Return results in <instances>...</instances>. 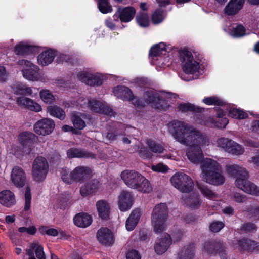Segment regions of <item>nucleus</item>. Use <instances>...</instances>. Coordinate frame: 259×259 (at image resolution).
<instances>
[{
    "instance_id": "f257e3e1",
    "label": "nucleus",
    "mask_w": 259,
    "mask_h": 259,
    "mask_svg": "<svg viewBox=\"0 0 259 259\" xmlns=\"http://www.w3.org/2000/svg\"><path fill=\"white\" fill-rule=\"evenodd\" d=\"M176 140L187 145L186 154L192 163H198L203 157L201 147L208 145V139L203 133L189 124L182 121L174 120L170 123Z\"/></svg>"
},
{
    "instance_id": "f03ea898",
    "label": "nucleus",
    "mask_w": 259,
    "mask_h": 259,
    "mask_svg": "<svg viewBox=\"0 0 259 259\" xmlns=\"http://www.w3.org/2000/svg\"><path fill=\"white\" fill-rule=\"evenodd\" d=\"M113 93L117 97L124 100H133V103L137 106L143 107L151 104L153 108L166 110L174 103L176 99L175 94L163 91H156L153 89L147 90L144 95V98L138 100L133 98L131 90L125 86H117L113 89Z\"/></svg>"
},
{
    "instance_id": "7ed1b4c3",
    "label": "nucleus",
    "mask_w": 259,
    "mask_h": 259,
    "mask_svg": "<svg viewBox=\"0 0 259 259\" xmlns=\"http://www.w3.org/2000/svg\"><path fill=\"white\" fill-rule=\"evenodd\" d=\"M226 169L229 175L236 176V187L249 194L259 196V187L248 180V172L244 167L233 164L227 165Z\"/></svg>"
},
{
    "instance_id": "20e7f679",
    "label": "nucleus",
    "mask_w": 259,
    "mask_h": 259,
    "mask_svg": "<svg viewBox=\"0 0 259 259\" xmlns=\"http://www.w3.org/2000/svg\"><path fill=\"white\" fill-rule=\"evenodd\" d=\"M179 53L183 71L186 74L191 75L186 76L185 75H180L182 79L190 81L198 78L200 72V66L192 53L186 49L181 50Z\"/></svg>"
},
{
    "instance_id": "39448f33",
    "label": "nucleus",
    "mask_w": 259,
    "mask_h": 259,
    "mask_svg": "<svg viewBox=\"0 0 259 259\" xmlns=\"http://www.w3.org/2000/svg\"><path fill=\"white\" fill-rule=\"evenodd\" d=\"M201 178L207 183L218 186L225 182V177L220 170L218 163L210 158H205L201 163Z\"/></svg>"
},
{
    "instance_id": "423d86ee",
    "label": "nucleus",
    "mask_w": 259,
    "mask_h": 259,
    "mask_svg": "<svg viewBox=\"0 0 259 259\" xmlns=\"http://www.w3.org/2000/svg\"><path fill=\"white\" fill-rule=\"evenodd\" d=\"M122 180L130 188L144 193H149L152 188L149 181L140 172L134 170H125L120 175Z\"/></svg>"
},
{
    "instance_id": "0eeeda50",
    "label": "nucleus",
    "mask_w": 259,
    "mask_h": 259,
    "mask_svg": "<svg viewBox=\"0 0 259 259\" xmlns=\"http://www.w3.org/2000/svg\"><path fill=\"white\" fill-rule=\"evenodd\" d=\"M35 135L31 132H23L19 134L18 140L21 146L13 144L8 148L7 152L19 159L29 155L32 150V139Z\"/></svg>"
},
{
    "instance_id": "6e6552de",
    "label": "nucleus",
    "mask_w": 259,
    "mask_h": 259,
    "mask_svg": "<svg viewBox=\"0 0 259 259\" xmlns=\"http://www.w3.org/2000/svg\"><path fill=\"white\" fill-rule=\"evenodd\" d=\"M171 47L166 46L163 42H160L153 46L150 51V55L153 64L156 66L158 71L169 65V55Z\"/></svg>"
},
{
    "instance_id": "1a4fd4ad",
    "label": "nucleus",
    "mask_w": 259,
    "mask_h": 259,
    "mask_svg": "<svg viewBox=\"0 0 259 259\" xmlns=\"http://www.w3.org/2000/svg\"><path fill=\"white\" fill-rule=\"evenodd\" d=\"M168 215V207L166 203H161L154 207L151 219L152 226L155 233H160L165 230Z\"/></svg>"
},
{
    "instance_id": "9d476101",
    "label": "nucleus",
    "mask_w": 259,
    "mask_h": 259,
    "mask_svg": "<svg viewBox=\"0 0 259 259\" xmlns=\"http://www.w3.org/2000/svg\"><path fill=\"white\" fill-rule=\"evenodd\" d=\"M18 63L25 79L32 81H45V75L39 71L37 66L26 60H20Z\"/></svg>"
},
{
    "instance_id": "9b49d317",
    "label": "nucleus",
    "mask_w": 259,
    "mask_h": 259,
    "mask_svg": "<svg viewBox=\"0 0 259 259\" xmlns=\"http://www.w3.org/2000/svg\"><path fill=\"white\" fill-rule=\"evenodd\" d=\"M71 106H80L82 108L84 106L89 107L93 111L106 114L109 116H114V112L105 102L96 100H89L88 99L80 98L79 102H71Z\"/></svg>"
},
{
    "instance_id": "f8f14e48",
    "label": "nucleus",
    "mask_w": 259,
    "mask_h": 259,
    "mask_svg": "<svg viewBox=\"0 0 259 259\" xmlns=\"http://www.w3.org/2000/svg\"><path fill=\"white\" fill-rule=\"evenodd\" d=\"M170 182L176 188L184 193L190 192L194 188V183L191 177L184 173H176L170 178Z\"/></svg>"
},
{
    "instance_id": "ddd939ff",
    "label": "nucleus",
    "mask_w": 259,
    "mask_h": 259,
    "mask_svg": "<svg viewBox=\"0 0 259 259\" xmlns=\"http://www.w3.org/2000/svg\"><path fill=\"white\" fill-rule=\"evenodd\" d=\"M146 144L150 151L145 148L141 142H139L138 144L135 146V150L143 159H150L153 156L152 153H161L164 151L163 147L152 140H147L146 141Z\"/></svg>"
},
{
    "instance_id": "4468645a",
    "label": "nucleus",
    "mask_w": 259,
    "mask_h": 259,
    "mask_svg": "<svg viewBox=\"0 0 259 259\" xmlns=\"http://www.w3.org/2000/svg\"><path fill=\"white\" fill-rule=\"evenodd\" d=\"M49 165L46 159L42 156L37 157L34 160L32 165V176L37 182L44 181L48 172Z\"/></svg>"
},
{
    "instance_id": "2eb2a0df",
    "label": "nucleus",
    "mask_w": 259,
    "mask_h": 259,
    "mask_svg": "<svg viewBox=\"0 0 259 259\" xmlns=\"http://www.w3.org/2000/svg\"><path fill=\"white\" fill-rule=\"evenodd\" d=\"M55 127L54 121L48 118L38 120L33 125L34 132L37 135L46 136L50 135Z\"/></svg>"
},
{
    "instance_id": "dca6fc26",
    "label": "nucleus",
    "mask_w": 259,
    "mask_h": 259,
    "mask_svg": "<svg viewBox=\"0 0 259 259\" xmlns=\"http://www.w3.org/2000/svg\"><path fill=\"white\" fill-rule=\"evenodd\" d=\"M77 76L82 82L90 86L100 85L103 80V76L101 74H92L87 71L79 72Z\"/></svg>"
},
{
    "instance_id": "f3484780",
    "label": "nucleus",
    "mask_w": 259,
    "mask_h": 259,
    "mask_svg": "<svg viewBox=\"0 0 259 259\" xmlns=\"http://www.w3.org/2000/svg\"><path fill=\"white\" fill-rule=\"evenodd\" d=\"M96 237L100 243L106 246L111 245L114 242L113 233L106 227H102L98 230Z\"/></svg>"
},
{
    "instance_id": "a211bd4d",
    "label": "nucleus",
    "mask_w": 259,
    "mask_h": 259,
    "mask_svg": "<svg viewBox=\"0 0 259 259\" xmlns=\"http://www.w3.org/2000/svg\"><path fill=\"white\" fill-rule=\"evenodd\" d=\"M171 244V238L167 233H164L158 238L155 243L154 249L157 254L164 253Z\"/></svg>"
},
{
    "instance_id": "6ab92c4d",
    "label": "nucleus",
    "mask_w": 259,
    "mask_h": 259,
    "mask_svg": "<svg viewBox=\"0 0 259 259\" xmlns=\"http://www.w3.org/2000/svg\"><path fill=\"white\" fill-rule=\"evenodd\" d=\"M17 203L16 197L12 191L4 190L0 191V204L6 208H11Z\"/></svg>"
},
{
    "instance_id": "aec40b11",
    "label": "nucleus",
    "mask_w": 259,
    "mask_h": 259,
    "mask_svg": "<svg viewBox=\"0 0 259 259\" xmlns=\"http://www.w3.org/2000/svg\"><path fill=\"white\" fill-rule=\"evenodd\" d=\"M11 180L16 187H23L26 182V175L24 170L19 166H15L12 170Z\"/></svg>"
},
{
    "instance_id": "412c9836",
    "label": "nucleus",
    "mask_w": 259,
    "mask_h": 259,
    "mask_svg": "<svg viewBox=\"0 0 259 259\" xmlns=\"http://www.w3.org/2000/svg\"><path fill=\"white\" fill-rule=\"evenodd\" d=\"M18 105L22 106L28 110L39 112L41 111V106L33 100L25 97H19L16 101Z\"/></svg>"
},
{
    "instance_id": "4be33fe9",
    "label": "nucleus",
    "mask_w": 259,
    "mask_h": 259,
    "mask_svg": "<svg viewBox=\"0 0 259 259\" xmlns=\"http://www.w3.org/2000/svg\"><path fill=\"white\" fill-rule=\"evenodd\" d=\"M223 29L230 35L236 37H242L249 34V33L246 32L245 27L241 24H233L231 25L230 22H226Z\"/></svg>"
},
{
    "instance_id": "5701e85b",
    "label": "nucleus",
    "mask_w": 259,
    "mask_h": 259,
    "mask_svg": "<svg viewBox=\"0 0 259 259\" xmlns=\"http://www.w3.org/2000/svg\"><path fill=\"white\" fill-rule=\"evenodd\" d=\"M225 114L222 110L218 111L215 119L210 118L208 120L209 121L204 123L199 122V123L205 125H211V124L218 128H225L229 122L228 119L225 117Z\"/></svg>"
},
{
    "instance_id": "b1692460",
    "label": "nucleus",
    "mask_w": 259,
    "mask_h": 259,
    "mask_svg": "<svg viewBox=\"0 0 259 259\" xmlns=\"http://www.w3.org/2000/svg\"><path fill=\"white\" fill-rule=\"evenodd\" d=\"M236 242V241H234ZM237 243H233L234 247L238 248L240 250H247L249 251H259V243L249 239H243L237 240Z\"/></svg>"
},
{
    "instance_id": "393cba45",
    "label": "nucleus",
    "mask_w": 259,
    "mask_h": 259,
    "mask_svg": "<svg viewBox=\"0 0 259 259\" xmlns=\"http://www.w3.org/2000/svg\"><path fill=\"white\" fill-rule=\"evenodd\" d=\"M73 178L74 182H82L90 177L92 174L91 169L87 167L78 166L73 170Z\"/></svg>"
},
{
    "instance_id": "a878e982",
    "label": "nucleus",
    "mask_w": 259,
    "mask_h": 259,
    "mask_svg": "<svg viewBox=\"0 0 259 259\" xmlns=\"http://www.w3.org/2000/svg\"><path fill=\"white\" fill-rule=\"evenodd\" d=\"M118 207L122 211L129 210L133 205L131 194L126 191H122L119 196Z\"/></svg>"
},
{
    "instance_id": "bb28decb",
    "label": "nucleus",
    "mask_w": 259,
    "mask_h": 259,
    "mask_svg": "<svg viewBox=\"0 0 259 259\" xmlns=\"http://www.w3.org/2000/svg\"><path fill=\"white\" fill-rule=\"evenodd\" d=\"M245 0H230L224 9V13L229 16L234 15L242 9Z\"/></svg>"
},
{
    "instance_id": "cd10ccee",
    "label": "nucleus",
    "mask_w": 259,
    "mask_h": 259,
    "mask_svg": "<svg viewBox=\"0 0 259 259\" xmlns=\"http://www.w3.org/2000/svg\"><path fill=\"white\" fill-rule=\"evenodd\" d=\"M99 182L97 180H91L80 187V194L83 197H86L95 193L99 190Z\"/></svg>"
},
{
    "instance_id": "c85d7f7f",
    "label": "nucleus",
    "mask_w": 259,
    "mask_h": 259,
    "mask_svg": "<svg viewBox=\"0 0 259 259\" xmlns=\"http://www.w3.org/2000/svg\"><path fill=\"white\" fill-rule=\"evenodd\" d=\"M73 221L76 226L81 228H86L92 224V217L87 213L81 212L74 216Z\"/></svg>"
},
{
    "instance_id": "c756f323",
    "label": "nucleus",
    "mask_w": 259,
    "mask_h": 259,
    "mask_svg": "<svg viewBox=\"0 0 259 259\" xmlns=\"http://www.w3.org/2000/svg\"><path fill=\"white\" fill-rule=\"evenodd\" d=\"M142 211L139 208L133 210L126 221V229L129 231L133 230L137 226L142 215Z\"/></svg>"
},
{
    "instance_id": "7c9ffc66",
    "label": "nucleus",
    "mask_w": 259,
    "mask_h": 259,
    "mask_svg": "<svg viewBox=\"0 0 259 259\" xmlns=\"http://www.w3.org/2000/svg\"><path fill=\"white\" fill-rule=\"evenodd\" d=\"M117 12L121 22H128L133 19L136 13V10L133 7L128 6L118 8Z\"/></svg>"
},
{
    "instance_id": "2f4dec72",
    "label": "nucleus",
    "mask_w": 259,
    "mask_h": 259,
    "mask_svg": "<svg viewBox=\"0 0 259 259\" xmlns=\"http://www.w3.org/2000/svg\"><path fill=\"white\" fill-rule=\"evenodd\" d=\"M12 92L16 95L30 96L35 97L36 94H33L32 89L26 86L20 82H15L11 86Z\"/></svg>"
},
{
    "instance_id": "473e14b6",
    "label": "nucleus",
    "mask_w": 259,
    "mask_h": 259,
    "mask_svg": "<svg viewBox=\"0 0 259 259\" xmlns=\"http://www.w3.org/2000/svg\"><path fill=\"white\" fill-rule=\"evenodd\" d=\"M34 252L38 259H45L43 247L37 241L30 244L26 249L27 254L29 256L34 255Z\"/></svg>"
},
{
    "instance_id": "72a5a7b5",
    "label": "nucleus",
    "mask_w": 259,
    "mask_h": 259,
    "mask_svg": "<svg viewBox=\"0 0 259 259\" xmlns=\"http://www.w3.org/2000/svg\"><path fill=\"white\" fill-rule=\"evenodd\" d=\"M55 56V52L53 50H48L42 52L38 56V63L41 66L48 65L52 62Z\"/></svg>"
},
{
    "instance_id": "f704fd0d",
    "label": "nucleus",
    "mask_w": 259,
    "mask_h": 259,
    "mask_svg": "<svg viewBox=\"0 0 259 259\" xmlns=\"http://www.w3.org/2000/svg\"><path fill=\"white\" fill-rule=\"evenodd\" d=\"M89 117V116L79 112H73L71 113V120L74 126L80 130L83 129L85 126L84 120Z\"/></svg>"
},
{
    "instance_id": "c9c22d12",
    "label": "nucleus",
    "mask_w": 259,
    "mask_h": 259,
    "mask_svg": "<svg viewBox=\"0 0 259 259\" xmlns=\"http://www.w3.org/2000/svg\"><path fill=\"white\" fill-rule=\"evenodd\" d=\"M67 155L69 158H94V155L81 149L72 148L67 151Z\"/></svg>"
},
{
    "instance_id": "e433bc0d",
    "label": "nucleus",
    "mask_w": 259,
    "mask_h": 259,
    "mask_svg": "<svg viewBox=\"0 0 259 259\" xmlns=\"http://www.w3.org/2000/svg\"><path fill=\"white\" fill-rule=\"evenodd\" d=\"M201 202L200 197L197 194H193L183 200V204L191 209H198L201 206Z\"/></svg>"
},
{
    "instance_id": "4c0bfd02",
    "label": "nucleus",
    "mask_w": 259,
    "mask_h": 259,
    "mask_svg": "<svg viewBox=\"0 0 259 259\" xmlns=\"http://www.w3.org/2000/svg\"><path fill=\"white\" fill-rule=\"evenodd\" d=\"M96 207L99 217L103 219L108 218L110 213V207L108 203L104 200H100L96 203Z\"/></svg>"
},
{
    "instance_id": "58836bf2",
    "label": "nucleus",
    "mask_w": 259,
    "mask_h": 259,
    "mask_svg": "<svg viewBox=\"0 0 259 259\" xmlns=\"http://www.w3.org/2000/svg\"><path fill=\"white\" fill-rule=\"evenodd\" d=\"M47 112L60 120H63L66 116L65 111L61 108L56 105L48 106L47 108Z\"/></svg>"
},
{
    "instance_id": "ea45409f",
    "label": "nucleus",
    "mask_w": 259,
    "mask_h": 259,
    "mask_svg": "<svg viewBox=\"0 0 259 259\" xmlns=\"http://www.w3.org/2000/svg\"><path fill=\"white\" fill-rule=\"evenodd\" d=\"M227 110L228 112V115L234 118L244 119L247 117V113L243 110L236 108L233 107H227Z\"/></svg>"
},
{
    "instance_id": "a19ab883",
    "label": "nucleus",
    "mask_w": 259,
    "mask_h": 259,
    "mask_svg": "<svg viewBox=\"0 0 259 259\" xmlns=\"http://www.w3.org/2000/svg\"><path fill=\"white\" fill-rule=\"evenodd\" d=\"M33 48L31 46L25 42H20L14 48L16 54L21 55H26L32 52Z\"/></svg>"
},
{
    "instance_id": "79ce46f5",
    "label": "nucleus",
    "mask_w": 259,
    "mask_h": 259,
    "mask_svg": "<svg viewBox=\"0 0 259 259\" xmlns=\"http://www.w3.org/2000/svg\"><path fill=\"white\" fill-rule=\"evenodd\" d=\"M41 100L46 104H53L56 101V99L52 93L48 89H42L39 92Z\"/></svg>"
},
{
    "instance_id": "37998d69",
    "label": "nucleus",
    "mask_w": 259,
    "mask_h": 259,
    "mask_svg": "<svg viewBox=\"0 0 259 259\" xmlns=\"http://www.w3.org/2000/svg\"><path fill=\"white\" fill-rule=\"evenodd\" d=\"M194 245L184 247L178 253V259H192L194 257Z\"/></svg>"
},
{
    "instance_id": "c03bdc74",
    "label": "nucleus",
    "mask_w": 259,
    "mask_h": 259,
    "mask_svg": "<svg viewBox=\"0 0 259 259\" xmlns=\"http://www.w3.org/2000/svg\"><path fill=\"white\" fill-rule=\"evenodd\" d=\"M178 109L181 112L185 113L192 111L199 113L201 112L203 110L202 108L196 107L189 103L180 104L178 106Z\"/></svg>"
},
{
    "instance_id": "a18cd8bd",
    "label": "nucleus",
    "mask_w": 259,
    "mask_h": 259,
    "mask_svg": "<svg viewBox=\"0 0 259 259\" xmlns=\"http://www.w3.org/2000/svg\"><path fill=\"white\" fill-rule=\"evenodd\" d=\"M233 143V141L226 138H220L216 142V146L219 148L228 153L230 147Z\"/></svg>"
},
{
    "instance_id": "49530a36",
    "label": "nucleus",
    "mask_w": 259,
    "mask_h": 259,
    "mask_svg": "<svg viewBox=\"0 0 259 259\" xmlns=\"http://www.w3.org/2000/svg\"><path fill=\"white\" fill-rule=\"evenodd\" d=\"M202 102L208 106H221L224 104L223 100L215 96L204 97Z\"/></svg>"
},
{
    "instance_id": "de8ad7c7",
    "label": "nucleus",
    "mask_w": 259,
    "mask_h": 259,
    "mask_svg": "<svg viewBox=\"0 0 259 259\" xmlns=\"http://www.w3.org/2000/svg\"><path fill=\"white\" fill-rule=\"evenodd\" d=\"M199 188L202 194L206 198L212 200H215L218 198V194L210 190L207 186L200 185Z\"/></svg>"
},
{
    "instance_id": "09e8293b",
    "label": "nucleus",
    "mask_w": 259,
    "mask_h": 259,
    "mask_svg": "<svg viewBox=\"0 0 259 259\" xmlns=\"http://www.w3.org/2000/svg\"><path fill=\"white\" fill-rule=\"evenodd\" d=\"M60 175L62 180L66 183L71 184L74 181L73 178L72 171L70 172L68 168L64 167L60 170Z\"/></svg>"
},
{
    "instance_id": "8fccbe9b",
    "label": "nucleus",
    "mask_w": 259,
    "mask_h": 259,
    "mask_svg": "<svg viewBox=\"0 0 259 259\" xmlns=\"http://www.w3.org/2000/svg\"><path fill=\"white\" fill-rule=\"evenodd\" d=\"M41 229L42 232L46 233L49 236H56L58 234H60L62 238L64 239L67 238L66 234L61 230H58L56 229L51 228L47 227H42Z\"/></svg>"
},
{
    "instance_id": "3c124183",
    "label": "nucleus",
    "mask_w": 259,
    "mask_h": 259,
    "mask_svg": "<svg viewBox=\"0 0 259 259\" xmlns=\"http://www.w3.org/2000/svg\"><path fill=\"white\" fill-rule=\"evenodd\" d=\"M97 5L100 11L103 14L108 13L112 11V7L108 0H98Z\"/></svg>"
},
{
    "instance_id": "603ef678",
    "label": "nucleus",
    "mask_w": 259,
    "mask_h": 259,
    "mask_svg": "<svg viewBox=\"0 0 259 259\" xmlns=\"http://www.w3.org/2000/svg\"><path fill=\"white\" fill-rule=\"evenodd\" d=\"M136 20L138 25L142 27H146L149 25V17L145 13H140L136 16Z\"/></svg>"
},
{
    "instance_id": "864d4df0",
    "label": "nucleus",
    "mask_w": 259,
    "mask_h": 259,
    "mask_svg": "<svg viewBox=\"0 0 259 259\" xmlns=\"http://www.w3.org/2000/svg\"><path fill=\"white\" fill-rule=\"evenodd\" d=\"M228 153L233 155H239L242 154L244 152V148L233 141V143L230 147Z\"/></svg>"
},
{
    "instance_id": "5fc2aeb1",
    "label": "nucleus",
    "mask_w": 259,
    "mask_h": 259,
    "mask_svg": "<svg viewBox=\"0 0 259 259\" xmlns=\"http://www.w3.org/2000/svg\"><path fill=\"white\" fill-rule=\"evenodd\" d=\"M152 21L154 24H158L164 19L163 11L161 9L156 10L152 15Z\"/></svg>"
},
{
    "instance_id": "6e6d98bb",
    "label": "nucleus",
    "mask_w": 259,
    "mask_h": 259,
    "mask_svg": "<svg viewBox=\"0 0 259 259\" xmlns=\"http://www.w3.org/2000/svg\"><path fill=\"white\" fill-rule=\"evenodd\" d=\"M151 169L156 172L166 173L168 171L169 168L167 165L163 163H159L155 165H152Z\"/></svg>"
},
{
    "instance_id": "4d7b16f0",
    "label": "nucleus",
    "mask_w": 259,
    "mask_h": 259,
    "mask_svg": "<svg viewBox=\"0 0 259 259\" xmlns=\"http://www.w3.org/2000/svg\"><path fill=\"white\" fill-rule=\"evenodd\" d=\"M31 195L30 193V189L27 187L25 192V205L24 209L25 211L29 210L31 206Z\"/></svg>"
},
{
    "instance_id": "13d9d810",
    "label": "nucleus",
    "mask_w": 259,
    "mask_h": 259,
    "mask_svg": "<svg viewBox=\"0 0 259 259\" xmlns=\"http://www.w3.org/2000/svg\"><path fill=\"white\" fill-rule=\"evenodd\" d=\"M37 229L34 226H31L29 227H22L18 228L19 232L22 234H27L31 235H34Z\"/></svg>"
},
{
    "instance_id": "bf43d9fd",
    "label": "nucleus",
    "mask_w": 259,
    "mask_h": 259,
    "mask_svg": "<svg viewBox=\"0 0 259 259\" xmlns=\"http://www.w3.org/2000/svg\"><path fill=\"white\" fill-rule=\"evenodd\" d=\"M224 227V224L222 222L215 221L211 224L210 229L213 232H218Z\"/></svg>"
},
{
    "instance_id": "052dcab7",
    "label": "nucleus",
    "mask_w": 259,
    "mask_h": 259,
    "mask_svg": "<svg viewBox=\"0 0 259 259\" xmlns=\"http://www.w3.org/2000/svg\"><path fill=\"white\" fill-rule=\"evenodd\" d=\"M215 247V244L212 242H208L205 243L204 245V251L207 253H213L214 251V248Z\"/></svg>"
},
{
    "instance_id": "680f3d73",
    "label": "nucleus",
    "mask_w": 259,
    "mask_h": 259,
    "mask_svg": "<svg viewBox=\"0 0 259 259\" xmlns=\"http://www.w3.org/2000/svg\"><path fill=\"white\" fill-rule=\"evenodd\" d=\"M254 117L256 119L252 121L250 128L253 132L259 133V114H255Z\"/></svg>"
},
{
    "instance_id": "e2e57ef3",
    "label": "nucleus",
    "mask_w": 259,
    "mask_h": 259,
    "mask_svg": "<svg viewBox=\"0 0 259 259\" xmlns=\"http://www.w3.org/2000/svg\"><path fill=\"white\" fill-rule=\"evenodd\" d=\"M126 259H141L140 254L136 250H131L126 254Z\"/></svg>"
},
{
    "instance_id": "0e129e2a",
    "label": "nucleus",
    "mask_w": 259,
    "mask_h": 259,
    "mask_svg": "<svg viewBox=\"0 0 259 259\" xmlns=\"http://www.w3.org/2000/svg\"><path fill=\"white\" fill-rule=\"evenodd\" d=\"M256 229V226L254 224L250 223L244 224L242 227V230L248 232H252Z\"/></svg>"
},
{
    "instance_id": "69168bd1",
    "label": "nucleus",
    "mask_w": 259,
    "mask_h": 259,
    "mask_svg": "<svg viewBox=\"0 0 259 259\" xmlns=\"http://www.w3.org/2000/svg\"><path fill=\"white\" fill-rule=\"evenodd\" d=\"M8 77L5 68L3 66H0V81L2 82L5 81Z\"/></svg>"
},
{
    "instance_id": "338daca9",
    "label": "nucleus",
    "mask_w": 259,
    "mask_h": 259,
    "mask_svg": "<svg viewBox=\"0 0 259 259\" xmlns=\"http://www.w3.org/2000/svg\"><path fill=\"white\" fill-rule=\"evenodd\" d=\"M234 200L238 203H241L244 202L245 201V197L243 196L242 195H241L239 193H235L234 194Z\"/></svg>"
},
{
    "instance_id": "774afa93",
    "label": "nucleus",
    "mask_w": 259,
    "mask_h": 259,
    "mask_svg": "<svg viewBox=\"0 0 259 259\" xmlns=\"http://www.w3.org/2000/svg\"><path fill=\"white\" fill-rule=\"evenodd\" d=\"M157 2L160 7H165L172 3L171 0H157Z\"/></svg>"
}]
</instances>
